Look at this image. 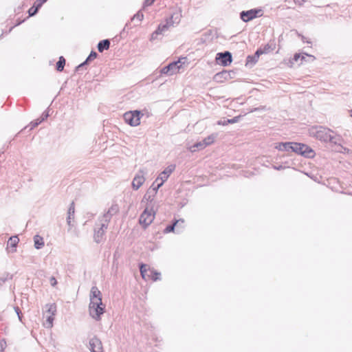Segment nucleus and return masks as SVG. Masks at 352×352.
<instances>
[{
	"label": "nucleus",
	"instance_id": "ddd939ff",
	"mask_svg": "<svg viewBox=\"0 0 352 352\" xmlns=\"http://www.w3.org/2000/svg\"><path fill=\"white\" fill-rule=\"evenodd\" d=\"M89 348L91 352H103L101 341L97 338H93L89 341Z\"/></svg>",
	"mask_w": 352,
	"mask_h": 352
},
{
	"label": "nucleus",
	"instance_id": "c756f323",
	"mask_svg": "<svg viewBox=\"0 0 352 352\" xmlns=\"http://www.w3.org/2000/svg\"><path fill=\"white\" fill-rule=\"evenodd\" d=\"M15 311L16 312V314H17V315H18V316H19V320H21V316H20V314H21V310H20V309H19V307H15Z\"/></svg>",
	"mask_w": 352,
	"mask_h": 352
},
{
	"label": "nucleus",
	"instance_id": "20e7f679",
	"mask_svg": "<svg viewBox=\"0 0 352 352\" xmlns=\"http://www.w3.org/2000/svg\"><path fill=\"white\" fill-rule=\"evenodd\" d=\"M292 152L307 158H313L316 155L315 151L308 145L293 142Z\"/></svg>",
	"mask_w": 352,
	"mask_h": 352
},
{
	"label": "nucleus",
	"instance_id": "9b49d317",
	"mask_svg": "<svg viewBox=\"0 0 352 352\" xmlns=\"http://www.w3.org/2000/svg\"><path fill=\"white\" fill-rule=\"evenodd\" d=\"M261 12V10L251 9L247 11H242L240 13V17L244 22L251 21L258 16V14Z\"/></svg>",
	"mask_w": 352,
	"mask_h": 352
},
{
	"label": "nucleus",
	"instance_id": "4468645a",
	"mask_svg": "<svg viewBox=\"0 0 352 352\" xmlns=\"http://www.w3.org/2000/svg\"><path fill=\"white\" fill-rule=\"evenodd\" d=\"M275 47V42L274 41H271L267 44H266L263 48L258 49L255 53V55H256L257 57H258L260 54H267L274 50Z\"/></svg>",
	"mask_w": 352,
	"mask_h": 352
},
{
	"label": "nucleus",
	"instance_id": "f704fd0d",
	"mask_svg": "<svg viewBox=\"0 0 352 352\" xmlns=\"http://www.w3.org/2000/svg\"><path fill=\"white\" fill-rule=\"evenodd\" d=\"M329 132H333L331 129H328Z\"/></svg>",
	"mask_w": 352,
	"mask_h": 352
},
{
	"label": "nucleus",
	"instance_id": "39448f33",
	"mask_svg": "<svg viewBox=\"0 0 352 352\" xmlns=\"http://www.w3.org/2000/svg\"><path fill=\"white\" fill-rule=\"evenodd\" d=\"M215 136L213 134L208 135L201 141H197L192 145L188 144L187 148L192 153L203 150L206 146L212 144L214 141Z\"/></svg>",
	"mask_w": 352,
	"mask_h": 352
},
{
	"label": "nucleus",
	"instance_id": "dca6fc26",
	"mask_svg": "<svg viewBox=\"0 0 352 352\" xmlns=\"http://www.w3.org/2000/svg\"><path fill=\"white\" fill-rule=\"evenodd\" d=\"M140 272L142 278L146 280H152L153 279V272L151 271L146 265H142L140 267Z\"/></svg>",
	"mask_w": 352,
	"mask_h": 352
},
{
	"label": "nucleus",
	"instance_id": "4be33fe9",
	"mask_svg": "<svg viewBox=\"0 0 352 352\" xmlns=\"http://www.w3.org/2000/svg\"><path fill=\"white\" fill-rule=\"evenodd\" d=\"M74 212H75L74 204L72 203L69 208V210H68L67 222L69 224H70V223H71V216L74 215Z\"/></svg>",
	"mask_w": 352,
	"mask_h": 352
},
{
	"label": "nucleus",
	"instance_id": "f3484780",
	"mask_svg": "<svg viewBox=\"0 0 352 352\" xmlns=\"http://www.w3.org/2000/svg\"><path fill=\"white\" fill-rule=\"evenodd\" d=\"M275 148L281 151L292 152V142H280L275 146Z\"/></svg>",
	"mask_w": 352,
	"mask_h": 352
},
{
	"label": "nucleus",
	"instance_id": "423d86ee",
	"mask_svg": "<svg viewBox=\"0 0 352 352\" xmlns=\"http://www.w3.org/2000/svg\"><path fill=\"white\" fill-rule=\"evenodd\" d=\"M46 310L43 314V318L46 319L43 323L44 326L47 328H52L54 316L56 313V305L55 303L47 304L45 306Z\"/></svg>",
	"mask_w": 352,
	"mask_h": 352
},
{
	"label": "nucleus",
	"instance_id": "0eeeda50",
	"mask_svg": "<svg viewBox=\"0 0 352 352\" xmlns=\"http://www.w3.org/2000/svg\"><path fill=\"white\" fill-rule=\"evenodd\" d=\"M315 137L322 142H324L331 147L340 146V138L338 135H331L329 133H314Z\"/></svg>",
	"mask_w": 352,
	"mask_h": 352
},
{
	"label": "nucleus",
	"instance_id": "f257e3e1",
	"mask_svg": "<svg viewBox=\"0 0 352 352\" xmlns=\"http://www.w3.org/2000/svg\"><path fill=\"white\" fill-rule=\"evenodd\" d=\"M104 310L105 305L102 302V294L98 287H93L90 292L89 314L93 318L100 320Z\"/></svg>",
	"mask_w": 352,
	"mask_h": 352
},
{
	"label": "nucleus",
	"instance_id": "7ed1b4c3",
	"mask_svg": "<svg viewBox=\"0 0 352 352\" xmlns=\"http://www.w3.org/2000/svg\"><path fill=\"white\" fill-rule=\"evenodd\" d=\"M180 18L181 14L179 13H173L159 24L157 29L155 30V34L164 35L170 28L179 24Z\"/></svg>",
	"mask_w": 352,
	"mask_h": 352
},
{
	"label": "nucleus",
	"instance_id": "412c9836",
	"mask_svg": "<svg viewBox=\"0 0 352 352\" xmlns=\"http://www.w3.org/2000/svg\"><path fill=\"white\" fill-rule=\"evenodd\" d=\"M184 223V219H179V220H176L174 223H173L171 225H169L164 230V233H168V232H174L175 231V227L179 223Z\"/></svg>",
	"mask_w": 352,
	"mask_h": 352
},
{
	"label": "nucleus",
	"instance_id": "f03ea898",
	"mask_svg": "<svg viewBox=\"0 0 352 352\" xmlns=\"http://www.w3.org/2000/svg\"><path fill=\"white\" fill-rule=\"evenodd\" d=\"M154 188L151 187L148 190L145 194L142 202L146 204V208L140 217V223L146 228L148 226L151 225L154 220L153 212V197H154Z\"/></svg>",
	"mask_w": 352,
	"mask_h": 352
},
{
	"label": "nucleus",
	"instance_id": "bb28decb",
	"mask_svg": "<svg viewBox=\"0 0 352 352\" xmlns=\"http://www.w3.org/2000/svg\"><path fill=\"white\" fill-rule=\"evenodd\" d=\"M183 226H184V223H182L181 222L176 226L175 228H176L177 233H179L182 231V230L184 227Z\"/></svg>",
	"mask_w": 352,
	"mask_h": 352
},
{
	"label": "nucleus",
	"instance_id": "393cba45",
	"mask_svg": "<svg viewBox=\"0 0 352 352\" xmlns=\"http://www.w3.org/2000/svg\"><path fill=\"white\" fill-rule=\"evenodd\" d=\"M258 57H257L256 55H255L254 56H248L247 57V61L248 62H250V61H252L254 63H256L257 61V59H258Z\"/></svg>",
	"mask_w": 352,
	"mask_h": 352
},
{
	"label": "nucleus",
	"instance_id": "f8f14e48",
	"mask_svg": "<svg viewBox=\"0 0 352 352\" xmlns=\"http://www.w3.org/2000/svg\"><path fill=\"white\" fill-rule=\"evenodd\" d=\"M99 228L98 230H95L94 232V239L97 243H99L102 241L106 230L107 228V222L105 220L104 222H101L99 225Z\"/></svg>",
	"mask_w": 352,
	"mask_h": 352
},
{
	"label": "nucleus",
	"instance_id": "aec40b11",
	"mask_svg": "<svg viewBox=\"0 0 352 352\" xmlns=\"http://www.w3.org/2000/svg\"><path fill=\"white\" fill-rule=\"evenodd\" d=\"M34 247L36 249L42 248L45 244L43 238L39 235L34 236Z\"/></svg>",
	"mask_w": 352,
	"mask_h": 352
},
{
	"label": "nucleus",
	"instance_id": "b1692460",
	"mask_svg": "<svg viewBox=\"0 0 352 352\" xmlns=\"http://www.w3.org/2000/svg\"><path fill=\"white\" fill-rule=\"evenodd\" d=\"M235 122H236L235 118L229 119V120H227L226 121L224 120L223 122L220 120V121L218 122V124H223V125H224V124H226L227 123H234Z\"/></svg>",
	"mask_w": 352,
	"mask_h": 352
},
{
	"label": "nucleus",
	"instance_id": "cd10ccee",
	"mask_svg": "<svg viewBox=\"0 0 352 352\" xmlns=\"http://www.w3.org/2000/svg\"><path fill=\"white\" fill-rule=\"evenodd\" d=\"M322 127L321 126H316L312 128V129L315 130L314 132H317V133L322 132Z\"/></svg>",
	"mask_w": 352,
	"mask_h": 352
},
{
	"label": "nucleus",
	"instance_id": "6e6552de",
	"mask_svg": "<svg viewBox=\"0 0 352 352\" xmlns=\"http://www.w3.org/2000/svg\"><path fill=\"white\" fill-rule=\"evenodd\" d=\"M175 165L170 164L168 166L162 173H160L157 178H155V182L160 180V183L157 184V187H155V194L157 193L158 189L168 179L170 175L175 170Z\"/></svg>",
	"mask_w": 352,
	"mask_h": 352
},
{
	"label": "nucleus",
	"instance_id": "72a5a7b5",
	"mask_svg": "<svg viewBox=\"0 0 352 352\" xmlns=\"http://www.w3.org/2000/svg\"><path fill=\"white\" fill-rule=\"evenodd\" d=\"M351 116L352 117V110L350 111Z\"/></svg>",
	"mask_w": 352,
	"mask_h": 352
},
{
	"label": "nucleus",
	"instance_id": "473e14b6",
	"mask_svg": "<svg viewBox=\"0 0 352 352\" xmlns=\"http://www.w3.org/2000/svg\"><path fill=\"white\" fill-rule=\"evenodd\" d=\"M302 41L303 42H305V36H302Z\"/></svg>",
	"mask_w": 352,
	"mask_h": 352
},
{
	"label": "nucleus",
	"instance_id": "c85d7f7f",
	"mask_svg": "<svg viewBox=\"0 0 352 352\" xmlns=\"http://www.w3.org/2000/svg\"><path fill=\"white\" fill-rule=\"evenodd\" d=\"M50 280L52 286H55L57 284V281L54 277H51Z\"/></svg>",
	"mask_w": 352,
	"mask_h": 352
},
{
	"label": "nucleus",
	"instance_id": "5701e85b",
	"mask_svg": "<svg viewBox=\"0 0 352 352\" xmlns=\"http://www.w3.org/2000/svg\"><path fill=\"white\" fill-rule=\"evenodd\" d=\"M170 67H168V65H167V66L164 67L160 70V73H161L162 74L170 75V70H169Z\"/></svg>",
	"mask_w": 352,
	"mask_h": 352
},
{
	"label": "nucleus",
	"instance_id": "7c9ffc66",
	"mask_svg": "<svg viewBox=\"0 0 352 352\" xmlns=\"http://www.w3.org/2000/svg\"><path fill=\"white\" fill-rule=\"evenodd\" d=\"M160 276H161V274L155 272V281L157 280H160L161 279Z\"/></svg>",
	"mask_w": 352,
	"mask_h": 352
},
{
	"label": "nucleus",
	"instance_id": "2eb2a0df",
	"mask_svg": "<svg viewBox=\"0 0 352 352\" xmlns=\"http://www.w3.org/2000/svg\"><path fill=\"white\" fill-rule=\"evenodd\" d=\"M19 242V238L18 237V236H12L10 237L7 244V250L11 252H16V248Z\"/></svg>",
	"mask_w": 352,
	"mask_h": 352
},
{
	"label": "nucleus",
	"instance_id": "9d476101",
	"mask_svg": "<svg viewBox=\"0 0 352 352\" xmlns=\"http://www.w3.org/2000/svg\"><path fill=\"white\" fill-rule=\"evenodd\" d=\"M234 75V72L233 71L223 70L216 74L213 77V80L217 82H223L226 80L232 79Z\"/></svg>",
	"mask_w": 352,
	"mask_h": 352
},
{
	"label": "nucleus",
	"instance_id": "6ab92c4d",
	"mask_svg": "<svg viewBox=\"0 0 352 352\" xmlns=\"http://www.w3.org/2000/svg\"><path fill=\"white\" fill-rule=\"evenodd\" d=\"M182 63L180 60L173 62V63L168 64V67H171L169 69L170 74L173 75L174 74L179 72L180 68L182 67Z\"/></svg>",
	"mask_w": 352,
	"mask_h": 352
},
{
	"label": "nucleus",
	"instance_id": "2f4dec72",
	"mask_svg": "<svg viewBox=\"0 0 352 352\" xmlns=\"http://www.w3.org/2000/svg\"><path fill=\"white\" fill-rule=\"evenodd\" d=\"M274 168L277 169V170H280L283 168V166H279L278 167L274 166Z\"/></svg>",
	"mask_w": 352,
	"mask_h": 352
},
{
	"label": "nucleus",
	"instance_id": "a878e982",
	"mask_svg": "<svg viewBox=\"0 0 352 352\" xmlns=\"http://www.w3.org/2000/svg\"><path fill=\"white\" fill-rule=\"evenodd\" d=\"M305 58L303 56H301L300 54H295L294 56V60L297 62L299 59L302 60Z\"/></svg>",
	"mask_w": 352,
	"mask_h": 352
},
{
	"label": "nucleus",
	"instance_id": "a211bd4d",
	"mask_svg": "<svg viewBox=\"0 0 352 352\" xmlns=\"http://www.w3.org/2000/svg\"><path fill=\"white\" fill-rule=\"evenodd\" d=\"M145 179L143 175H137L132 182L133 188L138 190L144 182Z\"/></svg>",
	"mask_w": 352,
	"mask_h": 352
},
{
	"label": "nucleus",
	"instance_id": "1a4fd4ad",
	"mask_svg": "<svg viewBox=\"0 0 352 352\" xmlns=\"http://www.w3.org/2000/svg\"><path fill=\"white\" fill-rule=\"evenodd\" d=\"M216 59L221 65L228 66L232 61V54L228 51L218 53Z\"/></svg>",
	"mask_w": 352,
	"mask_h": 352
}]
</instances>
